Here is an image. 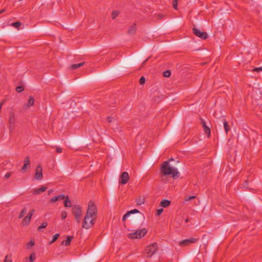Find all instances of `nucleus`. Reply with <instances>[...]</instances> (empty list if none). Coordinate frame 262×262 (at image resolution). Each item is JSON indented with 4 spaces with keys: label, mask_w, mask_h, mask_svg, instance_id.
I'll use <instances>...</instances> for the list:
<instances>
[{
    "label": "nucleus",
    "mask_w": 262,
    "mask_h": 262,
    "mask_svg": "<svg viewBox=\"0 0 262 262\" xmlns=\"http://www.w3.org/2000/svg\"><path fill=\"white\" fill-rule=\"evenodd\" d=\"M199 240V238L191 237L181 241L179 245L182 247H185L189 245L190 244L195 243Z\"/></svg>",
    "instance_id": "7"
},
{
    "label": "nucleus",
    "mask_w": 262,
    "mask_h": 262,
    "mask_svg": "<svg viewBox=\"0 0 262 262\" xmlns=\"http://www.w3.org/2000/svg\"><path fill=\"white\" fill-rule=\"evenodd\" d=\"M107 120L109 123H111V122H113L114 121H115V119L114 117H107Z\"/></svg>",
    "instance_id": "42"
},
{
    "label": "nucleus",
    "mask_w": 262,
    "mask_h": 262,
    "mask_svg": "<svg viewBox=\"0 0 262 262\" xmlns=\"http://www.w3.org/2000/svg\"><path fill=\"white\" fill-rule=\"evenodd\" d=\"M145 78L142 76L139 79V83L140 84H143L145 83Z\"/></svg>",
    "instance_id": "37"
},
{
    "label": "nucleus",
    "mask_w": 262,
    "mask_h": 262,
    "mask_svg": "<svg viewBox=\"0 0 262 262\" xmlns=\"http://www.w3.org/2000/svg\"><path fill=\"white\" fill-rule=\"evenodd\" d=\"M158 249V245L156 243H155L146 247L144 250V254L146 257H150L157 251Z\"/></svg>",
    "instance_id": "4"
},
{
    "label": "nucleus",
    "mask_w": 262,
    "mask_h": 262,
    "mask_svg": "<svg viewBox=\"0 0 262 262\" xmlns=\"http://www.w3.org/2000/svg\"><path fill=\"white\" fill-rule=\"evenodd\" d=\"M24 163L28 164L29 166H30V158L29 157H26V158L24 160Z\"/></svg>",
    "instance_id": "35"
},
{
    "label": "nucleus",
    "mask_w": 262,
    "mask_h": 262,
    "mask_svg": "<svg viewBox=\"0 0 262 262\" xmlns=\"http://www.w3.org/2000/svg\"><path fill=\"white\" fill-rule=\"evenodd\" d=\"M35 177L37 180H41L42 179V167L40 165H38L36 167Z\"/></svg>",
    "instance_id": "11"
},
{
    "label": "nucleus",
    "mask_w": 262,
    "mask_h": 262,
    "mask_svg": "<svg viewBox=\"0 0 262 262\" xmlns=\"http://www.w3.org/2000/svg\"><path fill=\"white\" fill-rule=\"evenodd\" d=\"M4 262H12L11 256L6 255L4 260Z\"/></svg>",
    "instance_id": "32"
},
{
    "label": "nucleus",
    "mask_w": 262,
    "mask_h": 262,
    "mask_svg": "<svg viewBox=\"0 0 262 262\" xmlns=\"http://www.w3.org/2000/svg\"><path fill=\"white\" fill-rule=\"evenodd\" d=\"M24 90V88L22 86H18L16 88V91L18 93H20Z\"/></svg>",
    "instance_id": "31"
},
{
    "label": "nucleus",
    "mask_w": 262,
    "mask_h": 262,
    "mask_svg": "<svg viewBox=\"0 0 262 262\" xmlns=\"http://www.w3.org/2000/svg\"><path fill=\"white\" fill-rule=\"evenodd\" d=\"M73 238L72 236H68L66 240L62 242V245L68 246L70 245L72 239Z\"/></svg>",
    "instance_id": "18"
},
{
    "label": "nucleus",
    "mask_w": 262,
    "mask_h": 262,
    "mask_svg": "<svg viewBox=\"0 0 262 262\" xmlns=\"http://www.w3.org/2000/svg\"><path fill=\"white\" fill-rule=\"evenodd\" d=\"M136 32V24H134L128 29L127 31L128 34H134Z\"/></svg>",
    "instance_id": "17"
},
{
    "label": "nucleus",
    "mask_w": 262,
    "mask_h": 262,
    "mask_svg": "<svg viewBox=\"0 0 262 262\" xmlns=\"http://www.w3.org/2000/svg\"><path fill=\"white\" fill-rule=\"evenodd\" d=\"M52 191H53V190L52 189L49 190L48 191V194H50Z\"/></svg>",
    "instance_id": "51"
},
{
    "label": "nucleus",
    "mask_w": 262,
    "mask_h": 262,
    "mask_svg": "<svg viewBox=\"0 0 262 262\" xmlns=\"http://www.w3.org/2000/svg\"><path fill=\"white\" fill-rule=\"evenodd\" d=\"M12 172H7L5 175V178L6 179H8L11 176Z\"/></svg>",
    "instance_id": "45"
},
{
    "label": "nucleus",
    "mask_w": 262,
    "mask_h": 262,
    "mask_svg": "<svg viewBox=\"0 0 262 262\" xmlns=\"http://www.w3.org/2000/svg\"><path fill=\"white\" fill-rule=\"evenodd\" d=\"M67 216V212L65 211H63L61 213V217L62 220H64Z\"/></svg>",
    "instance_id": "34"
},
{
    "label": "nucleus",
    "mask_w": 262,
    "mask_h": 262,
    "mask_svg": "<svg viewBox=\"0 0 262 262\" xmlns=\"http://www.w3.org/2000/svg\"><path fill=\"white\" fill-rule=\"evenodd\" d=\"M47 189V187L43 186L40 188L35 189L33 190V193L34 194H39L41 192H45Z\"/></svg>",
    "instance_id": "13"
},
{
    "label": "nucleus",
    "mask_w": 262,
    "mask_h": 262,
    "mask_svg": "<svg viewBox=\"0 0 262 262\" xmlns=\"http://www.w3.org/2000/svg\"><path fill=\"white\" fill-rule=\"evenodd\" d=\"M62 151V149L61 147H57L56 148V151L57 153H61Z\"/></svg>",
    "instance_id": "44"
},
{
    "label": "nucleus",
    "mask_w": 262,
    "mask_h": 262,
    "mask_svg": "<svg viewBox=\"0 0 262 262\" xmlns=\"http://www.w3.org/2000/svg\"><path fill=\"white\" fill-rule=\"evenodd\" d=\"M16 122V119L15 117V115L13 112H11L9 113V120H8V123H9L8 128L9 129L10 132H12L14 129V128L15 127Z\"/></svg>",
    "instance_id": "6"
},
{
    "label": "nucleus",
    "mask_w": 262,
    "mask_h": 262,
    "mask_svg": "<svg viewBox=\"0 0 262 262\" xmlns=\"http://www.w3.org/2000/svg\"><path fill=\"white\" fill-rule=\"evenodd\" d=\"M252 72H257L262 71V67L255 68L252 69Z\"/></svg>",
    "instance_id": "38"
},
{
    "label": "nucleus",
    "mask_w": 262,
    "mask_h": 262,
    "mask_svg": "<svg viewBox=\"0 0 262 262\" xmlns=\"http://www.w3.org/2000/svg\"><path fill=\"white\" fill-rule=\"evenodd\" d=\"M193 33L195 35L203 39H207L208 36L206 32H202L198 29L195 28H193Z\"/></svg>",
    "instance_id": "9"
},
{
    "label": "nucleus",
    "mask_w": 262,
    "mask_h": 262,
    "mask_svg": "<svg viewBox=\"0 0 262 262\" xmlns=\"http://www.w3.org/2000/svg\"><path fill=\"white\" fill-rule=\"evenodd\" d=\"M146 229L143 228L128 234L127 237L130 239L140 238L143 237L146 234Z\"/></svg>",
    "instance_id": "5"
},
{
    "label": "nucleus",
    "mask_w": 262,
    "mask_h": 262,
    "mask_svg": "<svg viewBox=\"0 0 262 262\" xmlns=\"http://www.w3.org/2000/svg\"><path fill=\"white\" fill-rule=\"evenodd\" d=\"M163 211V209L162 208H160V209H158L157 210V212H156V215L157 216H159L161 215V214L162 213Z\"/></svg>",
    "instance_id": "36"
},
{
    "label": "nucleus",
    "mask_w": 262,
    "mask_h": 262,
    "mask_svg": "<svg viewBox=\"0 0 262 262\" xmlns=\"http://www.w3.org/2000/svg\"><path fill=\"white\" fill-rule=\"evenodd\" d=\"M149 58H147L146 60H145L142 63V66H143L145 64L146 62H147V61L148 60V59H149Z\"/></svg>",
    "instance_id": "47"
},
{
    "label": "nucleus",
    "mask_w": 262,
    "mask_h": 262,
    "mask_svg": "<svg viewBox=\"0 0 262 262\" xmlns=\"http://www.w3.org/2000/svg\"><path fill=\"white\" fill-rule=\"evenodd\" d=\"M170 74L171 72L169 70H166L163 72V76L165 77H169Z\"/></svg>",
    "instance_id": "28"
},
{
    "label": "nucleus",
    "mask_w": 262,
    "mask_h": 262,
    "mask_svg": "<svg viewBox=\"0 0 262 262\" xmlns=\"http://www.w3.org/2000/svg\"><path fill=\"white\" fill-rule=\"evenodd\" d=\"M64 206L66 207H72V203L71 200L69 199V196L67 195L64 201Z\"/></svg>",
    "instance_id": "20"
},
{
    "label": "nucleus",
    "mask_w": 262,
    "mask_h": 262,
    "mask_svg": "<svg viewBox=\"0 0 262 262\" xmlns=\"http://www.w3.org/2000/svg\"><path fill=\"white\" fill-rule=\"evenodd\" d=\"M34 103V99L32 96H30L28 101V103L24 105V107L25 109L29 108L31 106L33 105Z\"/></svg>",
    "instance_id": "15"
},
{
    "label": "nucleus",
    "mask_w": 262,
    "mask_h": 262,
    "mask_svg": "<svg viewBox=\"0 0 262 262\" xmlns=\"http://www.w3.org/2000/svg\"><path fill=\"white\" fill-rule=\"evenodd\" d=\"M185 222L186 223H188V219H186L185 220Z\"/></svg>",
    "instance_id": "53"
},
{
    "label": "nucleus",
    "mask_w": 262,
    "mask_h": 262,
    "mask_svg": "<svg viewBox=\"0 0 262 262\" xmlns=\"http://www.w3.org/2000/svg\"><path fill=\"white\" fill-rule=\"evenodd\" d=\"M139 211L137 209H135L130 211H127L123 216L122 217V221L124 222L127 217L131 214L136 213H139Z\"/></svg>",
    "instance_id": "14"
},
{
    "label": "nucleus",
    "mask_w": 262,
    "mask_h": 262,
    "mask_svg": "<svg viewBox=\"0 0 262 262\" xmlns=\"http://www.w3.org/2000/svg\"><path fill=\"white\" fill-rule=\"evenodd\" d=\"M47 222H43L42 223L40 226H39L38 227V230L40 231L41 229L45 228L47 226Z\"/></svg>",
    "instance_id": "26"
},
{
    "label": "nucleus",
    "mask_w": 262,
    "mask_h": 262,
    "mask_svg": "<svg viewBox=\"0 0 262 262\" xmlns=\"http://www.w3.org/2000/svg\"><path fill=\"white\" fill-rule=\"evenodd\" d=\"M163 15L162 14H159L158 15V17L159 18V19H162V17H163Z\"/></svg>",
    "instance_id": "49"
},
{
    "label": "nucleus",
    "mask_w": 262,
    "mask_h": 262,
    "mask_svg": "<svg viewBox=\"0 0 262 262\" xmlns=\"http://www.w3.org/2000/svg\"><path fill=\"white\" fill-rule=\"evenodd\" d=\"M59 236V234L58 233L54 234L53 236V238H52V241L50 242V244H52V243L55 242L57 239V238H58Z\"/></svg>",
    "instance_id": "24"
},
{
    "label": "nucleus",
    "mask_w": 262,
    "mask_h": 262,
    "mask_svg": "<svg viewBox=\"0 0 262 262\" xmlns=\"http://www.w3.org/2000/svg\"><path fill=\"white\" fill-rule=\"evenodd\" d=\"M29 167V166L28 164L24 163V165L21 167V171H25L26 169H27V168Z\"/></svg>",
    "instance_id": "40"
},
{
    "label": "nucleus",
    "mask_w": 262,
    "mask_h": 262,
    "mask_svg": "<svg viewBox=\"0 0 262 262\" xmlns=\"http://www.w3.org/2000/svg\"><path fill=\"white\" fill-rule=\"evenodd\" d=\"M96 220V219L94 217L91 218V216H88V220L86 221L87 224H86V225L84 224L83 220L82 223V227L86 229L91 228L95 224Z\"/></svg>",
    "instance_id": "8"
},
{
    "label": "nucleus",
    "mask_w": 262,
    "mask_h": 262,
    "mask_svg": "<svg viewBox=\"0 0 262 262\" xmlns=\"http://www.w3.org/2000/svg\"><path fill=\"white\" fill-rule=\"evenodd\" d=\"M31 217H32L30 216V215H29L28 214L26 216L24 217L22 222V224L24 226H27L30 224Z\"/></svg>",
    "instance_id": "16"
},
{
    "label": "nucleus",
    "mask_w": 262,
    "mask_h": 262,
    "mask_svg": "<svg viewBox=\"0 0 262 262\" xmlns=\"http://www.w3.org/2000/svg\"><path fill=\"white\" fill-rule=\"evenodd\" d=\"M35 259V254L34 253H32L29 256L30 262H33Z\"/></svg>",
    "instance_id": "29"
},
{
    "label": "nucleus",
    "mask_w": 262,
    "mask_h": 262,
    "mask_svg": "<svg viewBox=\"0 0 262 262\" xmlns=\"http://www.w3.org/2000/svg\"><path fill=\"white\" fill-rule=\"evenodd\" d=\"M149 58H147L146 60H145L142 63V66H143L145 64L146 62H147V61L148 60V59H149Z\"/></svg>",
    "instance_id": "48"
},
{
    "label": "nucleus",
    "mask_w": 262,
    "mask_h": 262,
    "mask_svg": "<svg viewBox=\"0 0 262 262\" xmlns=\"http://www.w3.org/2000/svg\"><path fill=\"white\" fill-rule=\"evenodd\" d=\"M129 180V175L127 172H123L120 177L119 183L121 184H126Z\"/></svg>",
    "instance_id": "10"
},
{
    "label": "nucleus",
    "mask_w": 262,
    "mask_h": 262,
    "mask_svg": "<svg viewBox=\"0 0 262 262\" xmlns=\"http://www.w3.org/2000/svg\"><path fill=\"white\" fill-rule=\"evenodd\" d=\"M195 198H196V196H194V195L186 197L185 199V201H191Z\"/></svg>",
    "instance_id": "33"
},
{
    "label": "nucleus",
    "mask_w": 262,
    "mask_h": 262,
    "mask_svg": "<svg viewBox=\"0 0 262 262\" xmlns=\"http://www.w3.org/2000/svg\"><path fill=\"white\" fill-rule=\"evenodd\" d=\"M223 122L226 134H227L230 129V126L228 124V122L226 120H224Z\"/></svg>",
    "instance_id": "21"
},
{
    "label": "nucleus",
    "mask_w": 262,
    "mask_h": 262,
    "mask_svg": "<svg viewBox=\"0 0 262 262\" xmlns=\"http://www.w3.org/2000/svg\"><path fill=\"white\" fill-rule=\"evenodd\" d=\"M58 197V200H65V199L66 198L67 196L64 195V194H60L58 196H57Z\"/></svg>",
    "instance_id": "39"
},
{
    "label": "nucleus",
    "mask_w": 262,
    "mask_h": 262,
    "mask_svg": "<svg viewBox=\"0 0 262 262\" xmlns=\"http://www.w3.org/2000/svg\"><path fill=\"white\" fill-rule=\"evenodd\" d=\"M6 9H2L1 11H0V14H2V13L4 12L5 11Z\"/></svg>",
    "instance_id": "50"
},
{
    "label": "nucleus",
    "mask_w": 262,
    "mask_h": 262,
    "mask_svg": "<svg viewBox=\"0 0 262 262\" xmlns=\"http://www.w3.org/2000/svg\"><path fill=\"white\" fill-rule=\"evenodd\" d=\"M11 25L16 28H18L21 25V23L19 21H15L12 23Z\"/></svg>",
    "instance_id": "25"
},
{
    "label": "nucleus",
    "mask_w": 262,
    "mask_h": 262,
    "mask_svg": "<svg viewBox=\"0 0 262 262\" xmlns=\"http://www.w3.org/2000/svg\"><path fill=\"white\" fill-rule=\"evenodd\" d=\"M143 203V202H141V201H139V202L137 203V204L141 205Z\"/></svg>",
    "instance_id": "52"
},
{
    "label": "nucleus",
    "mask_w": 262,
    "mask_h": 262,
    "mask_svg": "<svg viewBox=\"0 0 262 262\" xmlns=\"http://www.w3.org/2000/svg\"><path fill=\"white\" fill-rule=\"evenodd\" d=\"M84 63V62H82L77 64H73L71 65V68L73 70H75L83 66Z\"/></svg>",
    "instance_id": "22"
},
{
    "label": "nucleus",
    "mask_w": 262,
    "mask_h": 262,
    "mask_svg": "<svg viewBox=\"0 0 262 262\" xmlns=\"http://www.w3.org/2000/svg\"><path fill=\"white\" fill-rule=\"evenodd\" d=\"M173 160L171 158L168 161H164L161 165L160 171V173L163 176L171 175L174 179L180 177V173L177 168L169 166V161Z\"/></svg>",
    "instance_id": "1"
},
{
    "label": "nucleus",
    "mask_w": 262,
    "mask_h": 262,
    "mask_svg": "<svg viewBox=\"0 0 262 262\" xmlns=\"http://www.w3.org/2000/svg\"><path fill=\"white\" fill-rule=\"evenodd\" d=\"M35 245V243L33 241H31L27 244V248L30 249Z\"/></svg>",
    "instance_id": "30"
},
{
    "label": "nucleus",
    "mask_w": 262,
    "mask_h": 262,
    "mask_svg": "<svg viewBox=\"0 0 262 262\" xmlns=\"http://www.w3.org/2000/svg\"><path fill=\"white\" fill-rule=\"evenodd\" d=\"M34 209H32L31 210H30V211L28 213V215H30V216L32 217V216L33 215L34 212Z\"/></svg>",
    "instance_id": "46"
},
{
    "label": "nucleus",
    "mask_w": 262,
    "mask_h": 262,
    "mask_svg": "<svg viewBox=\"0 0 262 262\" xmlns=\"http://www.w3.org/2000/svg\"><path fill=\"white\" fill-rule=\"evenodd\" d=\"M119 14L118 11H114L112 13V17L113 19H115Z\"/></svg>",
    "instance_id": "27"
},
{
    "label": "nucleus",
    "mask_w": 262,
    "mask_h": 262,
    "mask_svg": "<svg viewBox=\"0 0 262 262\" xmlns=\"http://www.w3.org/2000/svg\"><path fill=\"white\" fill-rule=\"evenodd\" d=\"M201 123L202 124L204 130L205 134L207 135L208 137H210V128L206 125L205 121L201 119Z\"/></svg>",
    "instance_id": "12"
},
{
    "label": "nucleus",
    "mask_w": 262,
    "mask_h": 262,
    "mask_svg": "<svg viewBox=\"0 0 262 262\" xmlns=\"http://www.w3.org/2000/svg\"><path fill=\"white\" fill-rule=\"evenodd\" d=\"M72 212L78 224L81 222L82 217V210L79 205H74L72 207Z\"/></svg>",
    "instance_id": "3"
},
{
    "label": "nucleus",
    "mask_w": 262,
    "mask_h": 262,
    "mask_svg": "<svg viewBox=\"0 0 262 262\" xmlns=\"http://www.w3.org/2000/svg\"><path fill=\"white\" fill-rule=\"evenodd\" d=\"M27 212V209H26V207H24L22 210L21 211V212H20L19 215H18V218L19 219H21L22 218L24 215Z\"/></svg>",
    "instance_id": "23"
},
{
    "label": "nucleus",
    "mask_w": 262,
    "mask_h": 262,
    "mask_svg": "<svg viewBox=\"0 0 262 262\" xmlns=\"http://www.w3.org/2000/svg\"><path fill=\"white\" fill-rule=\"evenodd\" d=\"M173 7L176 9L177 8V0H173L172 2Z\"/></svg>",
    "instance_id": "43"
},
{
    "label": "nucleus",
    "mask_w": 262,
    "mask_h": 262,
    "mask_svg": "<svg viewBox=\"0 0 262 262\" xmlns=\"http://www.w3.org/2000/svg\"><path fill=\"white\" fill-rule=\"evenodd\" d=\"M57 201H58L57 196H54L50 200V202L51 203H54L57 202Z\"/></svg>",
    "instance_id": "41"
},
{
    "label": "nucleus",
    "mask_w": 262,
    "mask_h": 262,
    "mask_svg": "<svg viewBox=\"0 0 262 262\" xmlns=\"http://www.w3.org/2000/svg\"><path fill=\"white\" fill-rule=\"evenodd\" d=\"M171 203V202L168 200H163L160 202V205L163 207L166 208L168 207Z\"/></svg>",
    "instance_id": "19"
},
{
    "label": "nucleus",
    "mask_w": 262,
    "mask_h": 262,
    "mask_svg": "<svg viewBox=\"0 0 262 262\" xmlns=\"http://www.w3.org/2000/svg\"><path fill=\"white\" fill-rule=\"evenodd\" d=\"M97 213V208L93 201H90L88 204L86 212L84 217V223L86 225V220H88V216H91V218H95L96 219Z\"/></svg>",
    "instance_id": "2"
}]
</instances>
